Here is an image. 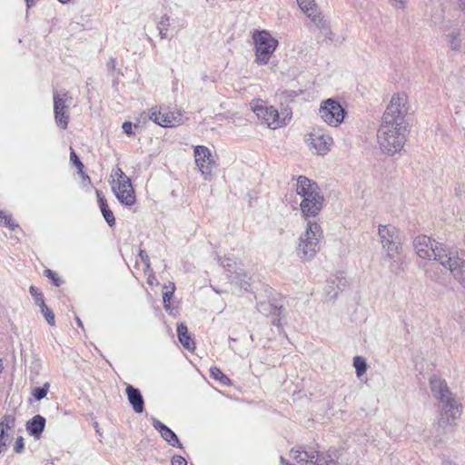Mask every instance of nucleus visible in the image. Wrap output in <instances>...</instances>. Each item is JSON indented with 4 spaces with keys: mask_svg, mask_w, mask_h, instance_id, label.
Here are the masks:
<instances>
[{
    "mask_svg": "<svg viewBox=\"0 0 465 465\" xmlns=\"http://www.w3.org/2000/svg\"><path fill=\"white\" fill-rule=\"evenodd\" d=\"M111 178L112 191L119 202L126 206L134 205L136 198L130 178L118 167L113 170Z\"/></svg>",
    "mask_w": 465,
    "mask_h": 465,
    "instance_id": "obj_8",
    "label": "nucleus"
},
{
    "mask_svg": "<svg viewBox=\"0 0 465 465\" xmlns=\"http://www.w3.org/2000/svg\"><path fill=\"white\" fill-rule=\"evenodd\" d=\"M14 450L15 452L17 453H20L23 451L24 450V440H23V437L19 436L17 437L15 442V445H14Z\"/></svg>",
    "mask_w": 465,
    "mask_h": 465,
    "instance_id": "obj_40",
    "label": "nucleus"
},
{
    "mask_svg": "<svg viewBox=\"0 0 465 465\" xmlns=\"http://www.w3.org/2000/svg\"><path fill=\"white\" fill-rule=\"evenodd\" d=\"M443 465H455L451 460H446L443 461Z\"/></svg>",
    "mask_w": 465,
    "mask_h": 465,
    "instance_id": "obj_48",
    "label": "nucleus"
},
{
    "mask_svg": "<svg viewBox=\"0 0 465 465\" xmlns=\"http://www.w3.org/2000/svg\"><path fill=\"white\" fill-rule=\"evenodd\" d=\"M36 1L37 0H25L27 7L30 8L31 6H33Z\"/></svg>",
    "mask_w": 465,
    "mask_h": 465,
    "instance_id": "obj_45",
    "label": "nucleus"
},
{
    "mask_svg": "<svg viewBox=\"0 0 465 465\" xmlns=\"http://www.w3.org/2000/svg\"><path fill=\"white\" fill-rule=\"evenodd\" d=\"M15 419L12 414L4 416L0 421V453L10 444L15 436Z\"/></svg>",
    "mask_w": 465,
    "mask_h": 465,
    "instance_id": "obj_17",
    "label": "nucleus"
},
{
    "mask_svg": "<svg viewBox=\"0 0 465 465\" xmlns=\"http://www.w3.org/2000/svg\"><path fill=\"white\" fill-rule=\"evenodd\" d=\"M254 50V62L260 65H267L279 45V40L270 31L254 30L252 34Z\"/></svg>",
    "mask_w": 465,
    "mask_h": 465,
    "instance_id": "obj_4",
    "label": "nucleus"
},
{
    "mask_svg": "<svg viewBox=\"0 0 465 465\" xmlns=\"http://www.w3.org/2000/svg\"><path fill=\"white\" fill-rule=\"evenodd\" d=\"M96 197L104 218L105 219L109 226L112 227L115 223V219L113 212L109 209V206L106 201L104 200V196L102 195V193L98 190L96 191Z\"/></svg>",
    "mask_w": 465,
    "mask_h": 465,
    "instance_id": "obj_23",
    "label": "nucleus"
},
{
    "mask_svg": "<svg viewBox=\"0 0 465 465\" xmlns=\"http://www.w3.org/2000/svg\"><path fill=\"white\" fill-rule=\"evenodd\" d=\"M54 119H55L56 124L62 129H66L67 125H68V121H69L68 111H61V112L54 111Z\"/></svg>",
    "mask_w": 465,
    "mask_h": 465,
    "instance_id": "obj_29",
    "label": "nucleus"
},
{
    "mask_svg": "<svg viewBox=\"0 0 465 465\" xmlns=\"http://www.w3.org/2000/svg\"><path fill=\"white\" fill-rule=\"evenodd\" d=\"M170 16L163 15L157 22V30L162 39L169 37Z\"/></svg>",
    "mask_w": 465,
    "mask_h": 465,
    "instance_id": "obj_27",
    "label": "nucleus"
},
{
    "mask_svg": "<svg viewBox=\"0 0 465 465\" xmlns=\"http://www.w3.org/2000/svg\"><path fill=\"white\" fill-rule=\"evenodd\" d=\"M153 425L154 429L160 432L163 439L164 440H166L170 445H172L173 447H178V448L181 447V444L179 442V440H178L176 434L172 430H170L167 426H165L160 420H155V419L153 421Z\"/></svg>",
    "mask_w": 465,
    "mask_h": 465,
    "instance_id": "obj_19",
    "label": "nucleus"
},
{
    "mask_svg": "<svg viewBox=\"0 0 465 465\" xmlns=\"http://www.w3.org/2000/svg\"><path fill=\"white\" fill-rule=\"evenodd\" d=\"M29 291H30V293L33 296L36 305L41 307V306H44V304H45L43 295L41 292H39L38 289H36L34 286H31Z\"/></svg>",
    "mask_w": 465,
    "mask_h": 465,
    "instance_id": "obj_35",
    "label": "nucleus"
},
{
    "mask_svg": "<svg viewBox=\"0 0 465 465\" xmlns=\"http://www.w3.org/2000/svg\"><path fill=\"white\" fill-rule=\"evenodd\" d=\"M440 402V414L439 423L440 425H455L462 413L460 403L453 396Z\"/></svg>",
    "mask_w": 465,
    "mask_h": 465,
    "instance_id": "obj_15",
    "label": "nucleus"
},
{
    "mask_svg": "<svg viewBox=\"0 0 465 465\" xmlns=\"http://www.w3.org/2000/svg\"><path fill=\"white\" fill-rule=\"evenodd\" d=\"M125 391L129 403L134 411L136 413H142L143 411V399L139 390L128 385Z\"/></svg>",
    "mask_w": 465,
    "mask_h": 465,
    "instance_id": "obj_20",
    "label": "nucleus"
},
{
    "mask_svg": "<svg viewBox=\"0 0 465 465\" xmlns=\"http://www.w3.org/2000/svg\"><path fill=\"white\" fill-rule=\"evenodd\" d=\"M295 180V192L302 198L300 203L302 216L308 221L317 217L325 205L322 192L315 182L306 176L300 175Z\"/></svg>",
    "mask_w": 465,
    "mask_h": 465,
    "instance_id": "obj_2",
    "label": "nucleus"
},
{
    "mask_svg": "<svg viewBox=\"0 0 465 465\" xmlns=\"http://www.w3.org/2000/svg\"><path fill=\"white\" fill-rule=\"evenodd\" d=\"M123 130L128 135L133 134V125H132V123L131 122H124L123 124Z\"/></svg>",
    "mask_w": 465,
    "mask_h": 465,
    "instance_id": "obj_43",
    "label": "nucleus"
},
{
    "mask_svg": "<svg viewBox=\"0 0 465 465\" xmlns=\"http://www.w3.org/2000/svg\"><path fill=\"white\" fill-rule=\"evenodd\" d=\"M3 366H2V361L0 360V372L2 371Z\"/></svg>",
    "mask_w": 465,
    "mask_h": 465,
    "instance_id": "obj_50",
    "label": "nucleus"
},
{
    "mask_svg": "<svg viewBox=\"0 0 465 465\" xmlns=\"http://www.w3.org/2000/svg\"><path fill=\"white\" fill-rule=\"evenodd\" d=\"M229 279L232 283L242 289L247 290L250 286L251 276L244 268H239V271L236 272L235 274L229 275Z\"/></svg>",
    "mask_w": 465,
    "mask_h": 465,
    "instance_id": "obj_21",
    "label": "nucleus"
},
{
    "mask_svg": "<svg viewBox=\"0 0 465 465\" xmlns=\"http://www.w3.org/2000/svg\"><path fill=\"white\" fill-rule=\"evenodd\" d=\"M457 4L460 8H465V0H457Z\"/></svg>",
    "mask_w": 465,
    "mask_h": 465,
    "instance_id": "obj_47",
    "label": "nucleus"
},
{
    "mask_svg": "<svg viewBox=\"0 0 465 465\" xmlns=\"http://www.w3.org/2000/svg\"><path fill=\"white\" fill-rule=\"evenodd\" d=\"M407 127L381 124L377 134L381 150L389 155L401 151L405 143Z\"/></svg>",
    "mask_w": 465,
    "mask_h": 465,
    "instance_id": "obj_5",
    "label": "nucleus"
},
{
    "mask_svg": "<svg viewBox=\"0 0 465 465\" xmlns=\"http://www.w3.org/2000/svg\"><path fill=\"white\" fill-rule=\"evenodd\" d=\"M49 387H50L49 382H45L43 385V387L35 388L33 391V396L35 397V399L37 401L44 399L48 392Z\"/></svg>",
    "mask_w": 465,
    "mask_h": 465,
    "instance_id": "obj_33",
    "label": "nucleus"
},
{
    "mask_svg": "<svg viewBox=\"0 0 465 465\" xmlns=\"http://www.w3.org/2000/svg\"><path fill=\"white\" fill-rule=\"evenodd\" d=\"M178 339L181 344L188 351H193L195 343L188 333V329L183 323L177 326Z\"/></svg>",
    "mask_w": 465,
    "mask_h": 465,
    "instance_id": "obj_22",
    "label": "nucleus"
},
{
    "mask_svg": "<svg viewBox=\"0 0 465 465\" xmlns=\"http://www.w3.org/2000/svg\"><path fill=\"white\" fill-rule=\"evenodd\" d=\"M0 224L14 230L17 224L5 212H0Z\"/></svg>",
    "mask_w": 465,
    "mask_h": 465,
    "instance_id": "obj_34",
    "label": "nucleus"
},
{
    "mask_svg": "<svg viewBox=\"0 0 465 465\" xmlns=\"http://www.w3.org/2000/svg\"><path fill=\"white\" fill-rule=\"evenodd\" d=\"M448 41L452 50H459L460 47V32L455 30L448 35Z\"/></svg>",
    "mask_w": 465,
    "mask_h": 465,
    "instance_id": "obj_31",
    "label": "nucleus"
},
{
    "mask_svg": "<svg viewBox=\"0 0 465 465\" xmlns=\"http://www.w3.org/2000/svg\"><path fill=\"white\" fill-rule=\"evenodd\" d=\"M345 114V109L341 104L332 98L323 100L318 110L319 117L331 127L340 126L344 120Z\"/></svg>",
    "mask_w": 465,
    "mask_h": 465,
    "instance_id": "obj_10",
    "label": "nucleus"
},
{
    "mask_svg": "<svg viewBox=\"0 0 465 465\" xmlns=\"http://www.w3.org/2000/svg\"><path fill=\"white\" fill-rule=\"evenodd\" d=\"M210 374L213 379L218 380L223 384H228L230 382L229 378L226 375H224L220 369L216 367H213L210 369Z\"/></svg>",
    "mask_w": 465,
    "mask_h": 465,
    "instance_id": "obj_32",
    "label": "nucleus"
},
{
    "mask_svg": "<svg viewBox=\"0 0 465 465\" xmlns=\"http://www.w3.org/2000/svg\"><path fill=\"white\" fill-rule=\"evenodd\" d=\"M322 237L323 231L320 223L313 220L307 221L296 246V254L302 262H310L316 256Z\"/></svg>",
    "mask_w": 465,
    "mask_h": 465,
    "instance_id": "obj_3",
    "label": "nucleus"
},
{
    "mask_svg": "<svg viewBox=\"0 0 465 465\" xmlns=\"http://www.w3.org/2000/svg\"><path fill=\"white\" fill-rule=\"evenodd\" d=\"M70 150H71V152H70V160H71V162L75 165V167L78 170V173H83L84 164L79 160L78 156L76 155V153H74L73 148H70Z\"/></svg>",
    "mask_w": 465,
    "mask_h": 465,
    "instance_id": "obj_37",
    "label": "nucleus"
},
{
    "mask_svg": "<svg viewBox=\"0 0 465 465\" xmlns=\"http://www.w3.org/2000/svg\"><path fill=\"white\" fill-rule=\"evenodd\" d=\"M305 143L309 150L318 155H325L330 152L332 137L321 128H313L305 135Z\"/></svg>",
    "mask_w": 465,
    "mask_h": 465,
    "instance_id": "obj_11",
    "label": "nucleus"
},
{
    "mask_svg": "<svg viewBox=\"0 0 465 465\" xmlns=\"http://www.w3.org/2000/svg\"><path fill=\"white\" fill-rule=\"evenodd\" d=\"M221 264L228 272V276L235 274L239 268H244L241 261L231 256H224L221 260Z\"/></svg>",
    "mask_w": 465,
    "mask_h": 465,
    "instance_id": "obj_25",
    "label": "nucleus"
},
{
    "mask_svg": "<svg viewBox=\"0 0 465 465\" xmlns=\"http://www.w3.org/2000/svg\"><path fill=\"white\" fill-rule=\"evenodd\" d=\"M413 248L420 259L439 262L455 280L465 283V261L457 252L426 235L417 236L413 241Z\"/></svg>",
    "mask_w": 465,
    "mask_h": 465,
    "instance_id": "obj_1",
    "label": "nucleus"
},
{
    "mask_svg": "<svg viewBox=\"0 0 465 465\" xmlns=\"http://www.w3.org/2000/svg\"><path fill=\"white\" fill-rule=\"evenodd\" d=\"M154 281H155L154 276L149 275L148 281H147L148 284L153 285Z\"/></svg>",
    "mask_w": 465,
    "mask_h": 465,
    "instance_id": "obj_46",
    "label": "nucleus"
},
{
    "mask_svg": "<svg viewBox=\"0 0 465 465\" xmlns=\"http://www.w3.org/2000/svg\"><path fill=\"white\" fill-rule=\"evenodd\" d=\"M409 112V97L405 92L394 93L382 116L384 124L407 127L406 116Z\"/></svg>",
    "mask_w": 465,
    "mask_h": 465,
    "instance_id": "obj_6",
    "label": "nucleus"
},
{
    "mask_svg": "<svg viewBox=\"0 0 465 465\" xmlns=\"http://www.w3.org/2000/svg\"><path fill=\"white\" fill-rule=\"evenodd\" d=\"M353 367L356 371V376L361 378L363 374L366 373L368 369V364L366 360L361 356H355L353 358Z\"/></svg>",
    "mask_w": 465,
    "mask_h": 465,
    "instance_id": "obj_28",
    "label": "nucleus"
},
{
    "mask_svg": "<svg viewBox=\"0 0 465 465\" xmlns=\"http://www.w3.org/2000/svg\"><path fill=\"white\" fill-rule=\"evenodd\" d=\"M301 11L320 29L329 28V20L322 14L315 0H296Z\"/></svg>",
    "mask_w": 465,
    "mask_h": 465,
    "instance_id": "obj_16",
    "label": "nucleus"
},
{
    "mask_svg": "<svg viewBox=\"0 0 465 465\" xmlns=\"http://www.w3.org/2000/svg\"><path fill=\"white\" fill-rule=\"evenodd\" d=\"M76 322H77V325L79 327H83V323H82V322H81V320L79 318L76 319Z\"/></svg>",
    "mask_w": 465,
    "mask_h": 465,
    "instance_id": "obj_49",
    "label": "nucleus"
},
{
    "mask_svg": "<svg viewBox=\"0 0 465 465\" xmlns=\"http://www.w3.org/2000/svg\"><path fill=\"white\" fill-rule=\"evenodd\" d=\"M194 163L205 181H210L216 169V162L211 150L203 145L194 147Z\"/></svg>",
    "mask_w": 465,
    "mask_h": 465,
    "instance_id": "obj_12",
    "label": "nucleus"
},
{
    "mask_svg": "<svg viewBox=\"0 0 465 465\" xmlns=\"http://www.w3.org/2000/svg\"><path fill=\"white\" fill-rule=\"evenodd\" d=\"M172 465H187L186 460L179 455H175L172 458L171 460Z\"/></svg>",
    "mask_w": 465,
    "mask_h": 465,
    "instance_id": "obj_41",
    "label": "nucleus"
},
{
    "mask_svg": "<svg viewBox=\"0 0 465 465\" xmlns=\"http://www.w3.org/2000/svg\"><path fill=\"white\" fill-rule=\"evenodd\" d=\"M430 390L435 398H437L440 401L446 400L452 396L450 391H449L445 381L442 379L432 376L430 379Z\"/></svg>",
    "mask_w": 465,
    "mask_h": 465,
    "instance_id": "obj_18",
    "label": "nucleus"
},
{
    "mask_svg": "<svg viewBox=\"0 0 465 465\" xmlns=\"http://www.w3.org/2000/svg\"><path fill=\"white\" fill-rule=\"evenodd\" d=\"M251 108L258 118L271 129H278L285 126L292 119V112L289 109H283L281 113L273 106H269L261 100L256 99L251 102Z\"/></svg>",
    "mask_w": 465,
    "mask_h": 465,
    "instance_id": "obj_7",
    "label": "nucleus"
},
{
    "mask_svg": "<svg viewBox=\"0 0 465 465\" xmlns=\"http://www.w3.org/2000/svg\"><path fill=\"white\" fill-rule=\"evenodd\" d=\"M149 117L155 124L165 128L176 127L182 125L184 122L182 112L177 109L153 108L150 111Z\"/></svg>",
    "mask_w": 465,
    "mask_h": 465,
    "instance_id": "obj_13",
    "label": "nucleus"
},
{
    "mask_svg": "<svg viewBox=\"0 0 465 465\" xmlns=\"http://www.w3.org/2000/svg\"><path fill=\"white\" fill-rule=\"evenodd\" d=\"M378 237L381 250L391 260L398 258L401 253V241L398 229L391 224H380Z\"/></svg>",
    "mask_w": 465,
    "mask_h": 465,
    "instance_id": "obj_9",
    "label": "nucleus"
},
{
    "mask_svg": "<svg viewBox=\"0 0 465 465\" xmlns=\"http://www.w3.org/2000/svg\"><path fill=\"white\" fill-rule=\"evenodd\" d=\"M391 6L398 9H404L407 5L408 0H388Z\"/></svg>",
    "mask_w": 465,
    "mask_h": 465,
    "instance_id": "obj_39",
    "label": "nucleus"
},
{
    "mask_svg": "<svg viewBox=\"0 0 465 465\" xmlns=\"http://www.w3.org/2000/svg\"><path fill=\"white\" fill-rule=\"evenodd\" d=\"M139 258L143 262L145 269L151 271L150 259L147 252L145 251H140Z\"/></svg>",
    "mask_w": 465,
    "mask_h": 465,
    "instance_id": "obj_38",
    "label": "nucleus"
},
{
    "mask_svg": "<svg viewBox=\"0 0 465 465\" xmlns=\"http://www.w3.org/2000/svg\"><path fill=\"white\" fill-rule=\"evenodd\" d=\"M164 289H166L165 292H163V306L165 309H169L170 308V301L173 297V294L174 292V290H175V286L173 282H170V285L169 286H164Z\"/></svg>",
    "mask_w": 465,
    "mask_h": 465,
    "instance_id": "obj_30",
    "label": "nucleus"
},
{
    "mask_svg": "<svg viewBox=\"0 0 465 465\" xmlns=\"http://www.w3.org/2000/svg\"><path fill=\"white\" fill-rule=\"evenodd\" d=\"M83 177V180L86 183L87 185H91V180H90V177L85 174L84 172L83 173H80Z\"/></svg>",
    "mask_w": 465,
    "mask_h": 465,
    "instance_id": "obj_44",
    "label": "nucleus"
},
{
    "mask_svg": "<svg viewBox=\"0 0 465 465\" xmlns=\"http://www.w3.org/2000/svg\"><path fill=\"white\" fill-rule=\"evenodd\" d=\"M291 457L298 463H305L306 465H349L342 455L337 457L336 460L332 459L327 460L325 456L322 455L314 461V452L309 453L302 448L292 449L291 450Z\"/></svg>",
    "mask_w": 465,
    "mask_h": 465,
    "instance_id": "obj_14",
    "label": "nucleus"
},
{
    "mask_svg": "<svg viewBox=\"0 0 465 465\" xmlns=\"http://www.w3.org/2000/svg\"><path fill=\"white\" fill-rule=\"evenodd\" d=\"M41 312L50 325L54 324V315L53 312L45 305L40 307Z\"/></svg>",
    "mask_w": 465,
    "mask_h": 465,
    "instance_id": "obj_36",
    "label": "nucleus"
},
{
    "mask_svg": "<svg viewBox=\"0 0 465 465\" xmlns=\"http://www.w3.org/2000/svg\"><path fill=\"white\" fill-rule=\"evenodd\" d=\"M45 273L48 278H50L54 282V283L56 286H59L61 284L60 280L56 277V274L54 272H52L51 270H45Z\"/></svg>",
    "mask_w": 465,
    "mask_h": 465,
    "instance_id": "obj_42",
    "label": "nucleus"
},
{
    "mask_svg": "<svg viewBox=\"0 0 465 465\" xmlns=\"http://www.w3.org/2000/svg\"><path fill=\"white\" fill-rule=\"evenodd\" d=\"M72 102V97L69 96L66 93H54V111H67L70 104Z\"/></svg>",
    "mask_w": 465,
    "mask_h": 465,
    "instance_id": "obj_24",
    "label": "nucleus"
},
{
    "mask_svg": "<svg viewBox=\"0 0 465 465\" xmlns=\"http://www.w3.org/2000/svg\"><path fill=\"white\" fill-rule=\"evenodd\" d=\"M45 425V420L40 415L35 416L27 425L29 432L38 438L44 430Z\"/></svg>",
    "mask_w": 465,
    "mask_h": 465,
    "instance_id": "obj_26",
    "label": "nucleus"
}]
</instances>
